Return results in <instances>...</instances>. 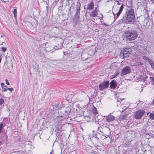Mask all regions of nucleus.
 <instances>
[{
    "mask_svg": "<svg viewBox=\"0 0 154 154\" xmlns=\"http://www.w3.org/2000/svg\"><path fill=\"white\" fill-rule=\"evenodd\" d=\"M137 36L136 31L132 30H128L125 32V37L126 39L129 41L135 39Z\"/></svg>",
    "mask_w": 154,
    "mask_h": 154,
    "instance_id": "1",
    "label": "nucleus"
},
{
    "mask_svg": "<svg viewBox=\"0 0 154 154\" xmlns=\"http://www.w3.org/2000/svg\"><path fill=\"white\" fill-rule=\"evenodd\" d=\"M131 53V51L130 48H125L121 51L119 57L121 59L126 58L128 57Z\"/></svg>",
    "mask_w": 154,
    "mask_h": 154,
    "instance_id": "2",
    "label": "nucleus"
},
{
    "mask_svg": "<svg viewBox=\"0 0 154 154\" xmlns=\"http://www.w3.org/2000/svg\"><path fill=\"white\" fill-rule=\"evenodd\" d=\"M145 112L143 110H138L134 113V117L137 119H140L143 116Z\"/></svg>",
    "mask_w": 154,
    "mask_h": 154,
    "instance_id": "3",
    "label": "nucleus"
},
{
    "mask_svg": "<svg viewBox=\"0 0 154 154\" xmlns=\"http://www.w3.org/2000/svg\"><path fill=\"white\" fill-rule=\"evenodd\" d=\"M126 15V19H134L135 18L134 11L131 8L129 9Z\"/></svg>",
    "mask_w": 154,
    "mask_h": 154,
    "instance_id": "4",
    "label": "nucleus"
},
{
    "mask_svg": "<svg viewBox=\"0 0 154 154\" xmlns=\"http://www.w3.org/2000/svg\"><path fill=\"white\" fill-rule=\"evenodd\" d=\"M81 6V3L79 2H78L76 5V13L74 15V18L75 19H80L79 15L80 11V7Z\"/></svg>",
    "mask_w": 154,
    "mask_h": 154,
    "instance_id": "5",
    "label": "nucleus"
},
{
    "mask_svg": "<svg viewBox=\"0 0 154 154\" xmlns=\"http://www.w3.org/2000/svg\"><path fill=\"white\" fill-rule=\"evenodd\" d=\"M131 69L129 66H126L122 70L121 75L122 76L130 73L131 72Z\"/></svg>",
    "mask_w": 154,
    "mask_h": 154,
    "instance_id": "6",
    "label": "nucleus"
},
{
    "mask_svg": "<svg viewBox=\"0 0 154 154\" xmlns=\"http://www.w3.org/2000/svg\"><path fill=\"white\" fill-rule=\"evenodd\" d=\"M109 82L108 81L105 82L99 85V89L100 90L107 88L109 86Z\"/></svg>",
    "mask_w": 154,
    "mask_h": 154,
    "instance_id": "7",
    "label": "nucleus"
},
{
    "mask_svg": "<svg viewBox=\"0 0 154 154\" xmlns=\"http://www.w3.org/2000/svg\"><path fill=\"white\" fill-rule=\"evenodd\" d=\"M117 85V82L115 80H113L110 83V86L111 88H115Z\"/></svg>",
    "mask_w": 154,
    "mask_h": 154,
    "instance_id": "8",
    "label": "nucleus"
},
{
    "mask_svg": "<svg viewBox=\"0 0 154 154\" xmlns=\"http://www.w3.org/2000/svg\"><path fill=\"white\" fill-rule=\"evenodd\" d=\"M106 119L107 122H110L114 120L115 119V118L112 115H108L106 117Z\"/></svg>",
    "mask_w": 154,
    "mask_h": 154,
    "instance_id": "9",
    "label": "nucleus"
},
{
    "mask_svg": "<svg viewBox=\"0 0 154 154\" xmlns=\"http://www.w3.org/2000/svg\"><path fill=\"white\" fill-rule=\"evenodd\" d=\"M94 3L93 1H92L87 6V9L91 10L94 8Z\"/></svg>",
    "mask_w": 154,
    "mask_h": 154,
    "instance_id": "10",
    "label": "nucleus"
},
{
    "mask_svg": "<svg viewBox=\"0 0 154 154\" xmlns=\"http://www.w3.org/2000/svg\"><path fill=\"white\" fill-rule=\"evenodd\" d=\"M33 69H35L36 70L38 71V70L39 69V67L38 65L36 63H33Z\"/></svg>",
    "mask_w": 154,
    "mask_h": 154,
    "instance_id": "11",
    "label": "nucleus"
},
{
    "mask_svg": "<svg viewBox=\"0 0 154 154\" xmlns=\"http://www.w3.org/2000/svg\"><path fill=\"white\" fill-rule=\"evenodd\" d=\"M71 111V106H68L65 109V112L67 115Z\"/></svg>",
    "mask_w": 154,
    "mask_h": 154,
    "instance_id": "12",
    "label": "nucleus"
},
{
    "mask_svg": "<svg viewBox=\"0 0 154 154\" xmlns=\"http://www.w3.org/2000/svg\"><path fill=\"white\" fill-rule=\"evenodd\" d=\"M92 112L94 114L96 115L98 114V113L97 112V108L94 106L92 108Z\"/></svg>",
    "mask_w": 154,
    "mask_h": 154,
    "instance_id": "13",
    "label": "nucleus"
},
{
    "mask_svg": "<svg viewBox=\"0 0 154 154\" xmlns=\"http://www.w3.org/2000/svg\"><path fill=\"white\" fill-rule=\"evenodd\" d=\"M97 14V12L94 10L91 13V16L93 17L96 16Z\"/></svg>",
    "mask_w": 154,
    "mask_h": 154,
    "instance_id": "14",
    "label": "nucleus"
},
{
    "mask_svg": "<svg viewBox=\"0 0 154 154\" xmlns=\"http://www.w3.org/2000/svg\"><path fill=\"white\" fill-rule=\"evenodd\" d=\"M14 17L16 19L17 18V9H14Z\"/></svg>",
    "mask_w": 154,
    "mask_h": 154,
    "instance_id": "15",
    "label": "nucleus"
},
{
    "mask_svg": "<svg viewBox=\"0 0 154 154\" xmlns=\"http://www.w3.org/2000/svg\"><path fill=\"white\" fill-rule=\"evenodd\" d=\"M149 116L150 118L152 119L153 120L154 119V114L152 113H150V115H149Z\"/></svg>",
    "mask_w": 154,
    "mask_h": 154,
    "instance_id": "16",
    "label": "nucleus"
},
{
    "mask_svg": "<svg viewBox=\"0 0 154 154\" xmlns=\"http://www.w3.org/2000/svg\"><path fill=\"white\" fill-rule=\"evenodd\" d=\"M142 57L143 58V59L144 60H147L148 61H149V60H150L148 58L145 56H143Z\"/></svg>",
    "mask_w": 154,
    "mask_h": 154,
    "instance_id": "17",
    "label": "nucleus"
},
{
    "mask_svg": "<svg viewBox=\"0 0 154 154\" xmlns=\"http://www.w3.org/2000/svg\"><path fill=\"white\" fill-rule=\"evenodd\" d=\"M7 88L6 85L4 86V87L2 88L3 91L5 92L6 91L8 90Z\"/></svg>",
    "mask_w": 154,
    "mask_h": 154,
    "instance_id": "18",
    "label": "nucleus"
},
{
    "mask_svg": "<svg viewBox=\"0 0 154 154\" xmlns=\"http://www.w3.org/2000/svg\"><path fill=\"white\" fill-rule=\"evenodd\" d=\"M3 126V123H1V124H0V134L2 132V129Z\"/></svg>",
    "mask_w": 154,
    "mask_h": 154,
    "instance_id": "19",
    "label": "nucleus"
},
{
    "mask_svg": "<svg viewBox=\"0 0 154 154\" xmlns=\"http://www.w3.org/2000/svg\"><path fill=\"white\" fill-rule=\"evenodd\" d=\"M2 50L4 52H5L7 50V48L5 47H2L1 48Z\"/></svg>",
    "mask_w": 154,
    "mask_h": 154,
    "instance_id": "20",
    "label": "nucleus"
},
{
    "mask_svg": "<svg viewBox=\"0 0 154 154\" xmlns=\"http://www.w3.org/2000/svg\"><path fill=\"white\" fill-rule=\"evenodd\" d=\"M122 118L121 119H126L127 117V115H122L121 116Z\"/></svg>",
    "mask_w": 154,
    "mask_h": 154,
    "instance_id": "21",
    "label": "nucleus"
},
{
    "mask_svg": "<svg viewBox=\"0 0 154 154\" xmlns=\"http://www.w3.org/2000/svg\"><path fill=\"white\" fill-rule=\"evenodd\" d=\"M4 102V100L3 99L1 98L0 99V105L2 104Z\"/></svg>",
    "mask_w": 154,
    "mask_h": 154,
    "instance_id": "22",
    "label": "nucleus"
},
{
    "mask_svg": "<svg viewBox=\"0 0 154 154\" xmlns=\"http://www.w3.org/2000/svg\"><path fill=\"white\" fill-rule=\"evenodd\" d=\"M149 63L152 69L154 70V64L152 62H149Z\"/></svg>",
    "mask_w": 154,
    "mask_h": 154,
    "instance_id": "23",
    "label": "nucleus"
},
{
    "mask_svg": "<svg viewBox=\"0 0 154 154\" xmlns=\"http://www.w3.org/2000/svg\"><path fill=\"white\" fill-rule=\"evenodd\" d=\"M122 11H119V12H118L117 14H117V17L116 19L118 18V17L119 16L120 14L121 13Z\"/></svg>",
    "mask_w": 154,
    "mask_h": 154,
    "instance_id": "24",
    "label": "nucleus"
},
{
    "mask_svg": "<svg viewBox=\"0 0 154 154\" xmlns=\"http://www.w3.org/2000/svg\"><path fill=\"white\" fill-rule=\"evenodd\" d=\"M123 5L122 4L119 10L120 11H122L123 8Z\"/></svg>",
    "mask_w": 154,
    "mask_h": 154,
    "instance_id": "25",
    "label": "nucleus"
},
{
    "mask_svg": "<svg viewBox=\"0 0 154 154\" xmlns=\"http://www.w3.org/2000/svg\"><path fill=\"white\" fill-rule=\"evenodd\" d=\"M58 118L60 120V119H61V120H63L64 119V118L62 116H60Z\"/></svg>",
    "mask_w": 154,
    "mask_h": 154,
    "instance_id": "26",
    "label": "nucleus"
},
{
    "mask_svg": "<svg viewBox=\"0 0 154 154\" xmlns=\"http://www.w3.org/2000/svg\"><path fill=\"white\" fill-rule=\"evenodd\" d=\"M118 74V73H116V74L115 75H114L112 76V77L110 78V79H112L116 77L117 76Z\"/></svg>",
    "mask_w": 154,
    "mask_h": 154,
    "instance_id": "27",
    "label": "nucleus"
},
{
    "mask_svg": "<svg viewBox=\"0 0 154 154\" xmlns=\"http://www.w3.org/2000/svg\"><path fill=\"white\" fill-rule=\"evenodd\" d=\"M149 78L151 79V82H153L154 83V77H150Z\"/></svg>",
    "mask_w": 154,
    "mask_h": 154,
    "instance_id": "28",
    "label": "nucleus"
},
{
    "mask_svg": "<svg viewBox=\"0 0 154 154\" xmlns=\"http://www.w3.org/2000/svg\"><path fill=\"white\" fill-rule=\"evenodd\" d=\"M7 89L11 91H12L13 90V88H8Z\"/></svg>",
    "mask_w": 154,
    "mask_h": 154,
    "instance_id": "29",
    "label": "nucleus"
},
{
    "mask_svg": "<svg viewBox=\"0 0 154 154\" xmlns=\"http://www.w3.org/2000/svg\"><path fill=\"white\" fill-rule=\"evenodd\" d=\"M98 17L102 19L103 17V15L101 14H100V16H98Z\"/></svg>",
    "mask_w": 154,
    "mask_h": 154,
    "instance_id": "30",
    "label": "nucleus"
},
{
    "mask_svg": "<svg viewBox=\"0 0 154 154\" xmlns=\"http://www.w3.org/2000/svg\"><path fill=\"white\" fill-rule=\"evenodd\" d=\"M6 83L8 85H10V84L7 79H5V80Z\"/></svg>",
    "mask_w": 154,
    "mask_h": 154,
    "instance_id": "31",
    "label": "nucleus"
},
{
    "mask_svg": "<svg viewBox=\"0 0 154 154\" xmlns=\"http://www.w3.org/2000/svg\"><path fill=\"white\" fill-rule=\"evenodd\" d=\"M98 10V8L97 7H96L95 8V9L94 10V11H96L97 12Z\"/></svg>",
    "mask_w": 154,
    "mask_h": 154,
    "instance_id": "32",
    "label": "nucleus"
},
{
    "mask_svg": "<svg viewBox=\"0 0 154 154\" xmlns=\"http://www.w3.org/2000/svg\"><path fill=\"white\" fill-rule=\"evenodd\" d=\"M4 84L3 83H1V85L2 88L4 87Z\"/></svg>",
    "mask_w": 154,
    "mask_h": 154,
    "instance_id": "33",
    "label": "nucleus"
},
{
    "mask_svg": "<svg viewBox=\"0 0 154 154\" xmlns=\"http://www.w3.org/2000/svg\"><path fill=\"white\" fill-rule=\"evenodd\" d=\"M2 37L4 39L5 38V37L3 35H1V38Z\"/></svg>",
    "mask_w": 154,
    "mask_h": 154,
    "instance_id": "34",
    "label": "nucleus"
},
{
    "mask_svg": "<svg viewBox=\"0 0 154 154\" xmlns=\"http://www.w3.org/2000/svg\"><path fill=\"white\" fill-rule=\"evenodd\" d=\"M116 2H117V4L118 5H120L121 4L118 1H116Z\"/></svg>",
    "mask_w": 154,
    "mask_h": 154,
    "instance_id": "35",
    "label": "nucleus"
},
{
    "mask_svg": "<svg viewBox=\"0 0 154 154\" xmlns=\"http://www.w3.org/2000/svg\"><path fill=\"white\" fill-rule=\"evenodd\" d=\"M56 48H55V47L54 48V49H55V50H58L60 48H57V47H56Z\"/></svg>",
    "mask_w": 154,
    "mask_h": 154,
    "instance_id": "36",
    "label": "nucleus"
},
{
    "mask_svg": "<svg viewBox=\"0 0 154 154\" xmlns=\"http://www.w3.org/2000/svg\"><path fill=\"white\" fill-rule=\"evenodd\" d=\"M47 95L48 96V95H49V94H46V95H45V98H46V96H47Z\"/></svg>",
    "mask_w": 154,
    "mask_h": 154,
    "instance_id": "37",
    "label": "nucleus"
},
{
    "mask_svg": "<svg viewBox=\"0 0 154 154\" xmlns=\"http://www.w3.org/2000/svg\"><path fill=\"white\" fill-rule=\"evenodd\" d=\"M130 20V21H128V22H131L132 21V20Z\"/></svg>",
    "mask_w": 154,
    "mask_h": 154,
    "instance_id": "38",
    "label": "nucleus"
},
{
    "mask_svg": "<svg viewBox=\"0 0 154 154\" xmlns=\"http://www.w3.org/2000/svg\"><path fill=\"white\" fill-rule=\"evenodd\" d=\"M150 113H149V112H148V113H147V115H149V114H150Z\"/></svg>",
    "mask_w": 154,
    "mask_h": 154,
    "instance_id": "39",
    "label": "nucleus"
},
{
    "mask_svg": "<svg viewBox=\"0 0 154 154\" xmlns=\"http://www.w3.org/2000/svg\"><path fill=\"white\" fill-rule=\"evenodd\" d=\"M140 65H142L143 64H142V63L140 62Z\"/></svg>",
    "mask_w": 154,
    "mask_h": 154,
    "instance_id": "40",
    "label": "nucleus"
},
{
    "mask_svg": "<svg viewBox=\"0 0 154 154\" xmlns=\"http://www.w3.org/2000/svg\"><path fill=\"white\" fill-rule=\"evenodd\" d=\"M2 143V141H0V145H1V143Z\"/></svg>",
    "mask_w": 154,
    "mask_h": 154,
    "instance_id": "41",
    "label": "nucleus"
},
{
    "mask_svg": "<svg viewBox=\"0 0 154 154\" xmlns=\"http://www.w3.org/2000/svg\"><path fill=\"white\" fill-rule=\"evenodd\" d=\"M104 25H106V24H105V23H104ZM109 25V24H108V25H107V26H108Z\"/></svg>",
    "mask_w": 154,
    "mask_h": 154,
    "instance_id": "42",
    "label": "nucleus"
},
{
    "mask_svg": "<svg viewBox=\"0 0 154 154\" xmlns=\"http://www.w3.org/2000/svg\"><path fill=\"white\" fill-rule=\"evenodd\" d=\"M153 104H154V99L153 100Z\"/></svg>",
    "mask_w": 154,
    "mask_h": 154,
    "instance_id": "43",
    "label": "nucleus"
},
{
    "mask_svg": "<svg viewBox=\"0 0 154 154\" xmlns=\"http://www.w3.org/2000/svg\"><path fill=\"white\" fill-rule=\"evenodd\" d=\"M124 19V17H123V19Z\"/></svg>",
    "mask_w": 154,
    "mask_h": 154,
    "instance_id": "44",
    "label": "nucleus"
},
{
    "mask_svg": "<svg viewBox=\"0 0 154 154\" xmlns=\"http://www.w3.org/2000/svg\"><path fill=\"white\" fill-rule=\"evenodd\" d=\"M57 1H58V0H57Z\"/></svg>",
    "mask_w": 154,
    "mask_h": 154,
    "instance_id": "45",
    "label": "nucleus"
}]
</instances>
